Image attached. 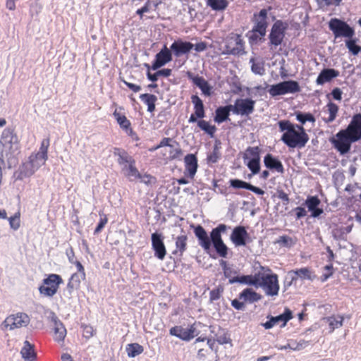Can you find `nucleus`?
Here are the masks:
<instances>
[{"label": "nucleus", "mask_w": 361, "mask_h": 361, "mask_svg": "<svg viewBox=\"0 0 361 361\" xmlns=\"http://www.w3.org/2000/svg\"><path fill=\"white\" fill-rule=\"evenodd\" d=\"M326 320L330 328V333H332L336 329L343 326L344 318L341 315L331 316L326 317Z\"/></svg>", "instance_id": "ea45409f"}, {"label": "nucleus", "mask_w": 361, "mask_h": 361, "mask_svg": "<svg viewBox=\"0 0 361 361\" xmlns=\"http://www.w3.org/2000/svg\"><path fill=\"white\" fill-rule=\"evenodd\" d=\"M223 291H224V288L221 286H219L216 288L212 290L209 293L210 301L213 302L214 300H219L220 298Z\"/></svg>", "instance_id": "052dcab7"}, {"label": "nucleus", "mask_w": 361, "mask_h": 361, "mask_svg": "<svg viewBox=\"0 0 361 361\" xmlns=\"http://www.w3.org/2000/svg\"><path fill=\"white\" fill-rule=\"evenodd\" d=\"M357 41V38H348L345 40V46L348 49L349 51L353 55H357L361 51V47L356 44Z\"/></svg>", "instance_id": "49530a36"}, {"label": "nucleus", "mask_w": 361, "mask_h": 361, "mask_svg": "<svg viewBox=\"0 0 361 361\" xmlns=\"http://www.w3.org/2000/svg\"><path fill=\"white\" fill-rule=\"evenodd\" d=\"M217 254L221 257H226L228 254V247L224 243V241L213 245Z\"/></svg>", "instance_id": "6e6d98bb"}, {"label": "nucleus", "mask_w": 361, "mask_h": 361, "mask_svg": "<svg viewBox=\"0 0 361 361\" xmlns=\"http://www.w3.org/2000/svg\"><path fill=\"white\" fill-rule=\"evenodd\" d=\"M355 142L361 139V114H355L348 127L343 130Z\"/></svg>", "instance_id": "ddd939ff"}, {"label": "nucleus", "mask_w": 361, "mask_h": 361, "mask_svg": "<svg viewBox=\"0 0 361 361\" xmlns=\"http://www.w3.org/2000/svg\"><path fill=\"white\" fill-rule=\"evenodd\" d=\"M329 27L332 31L335 38H352L355 34L353 27H350L346 22L336 18L330 20Z\"/></svg>", "instance_id": "20e7f679"}, {"label": "nucleus", "mask_w": 361, "mask_h": 361, "mask_svg": "<svg viewBox=\"0 0 361 361\" xmlns=\"http://www.w3.org/2000/svg\"><path fill=\"white\" fill-rule=\"evenodd\" d=\"M191 99L194 104L196 116L199 118H204L205 116V113L202 100L197 95H192L191 97Z\"/></svg>", "instance_id": "58836bf2"}, {"label": "nucleus", "mask_w": 361, "mask_h": 361, "mask_svg": "<svg viewBox=\"0 0 361 361\" xmlns=\"http://www.w3.org/2000/svg\"><path fill=\"white\" fill-rule=\"evenodd\" d=\"M9 225L14 231L20 228V213H16L13 216L8 218Z\"/></svg>", "instance_id": "4d7b16f0"}, {"label": "nucleus", "mask_w": 361, "mask_h": 361, "mask_svg": "<svg viewBox=\"0 0 361 361\" xmlns=\"http://www.w3.org/2000/svg\"><path fill=\"white\" fill-rule=\"evenodd\" d=\"M250 154L253 156V158L250 159V170L253 174H256L260 170V158L258 154V147H250Z\"/></svg>", "instance_id": "c756f323"}, {"label": "nucleus", "mask_w": 361, "mask_h": 361, "mask_svg": "<svg viewBox=\"0 0 361 361\" xmlns=\"http://www.w3.org/2000/svg\"><path fill=\"white\" fill-rule=\"evenodd\" d=\"M272 270L269 267L262 266L259 262H255L252 266V271L250 274V286L259 288L262 283Z\"/></svg>", "instance_id": "0eeeda50"}, {"label": "nucleus", "mask_w": 361, "mask_h": 361, "mask_svg": "<svg viewBox=\"0 0 361 361\" xmlns=\"http://www.w3.org/2000/svg\"><path fill=\"white\" fill-rule=\"evenodd\" d=\"M49 146V139H44L42 141L39 151L37 153L38 155L44 157L47 159V151Z\"/></svg>", "instance_id": "13d9d810"}, {"label": "nucleus", "mask_w": 361, "mask_h": 361, "mask_svg": "<svg viewBox=\"0 0 361 361\" xmlns=\"http://www.w3.org/2000/svg\"><path fill=\"white\" fill-rule=\"evenodd\" d=\"M259 287L262 288L269 296L277 295L280 288L278 275L272 271L260 283Z\"/></svg>", "instance_id": "9b49d317"}, {"label": "nucleus", "mask_w": 361, "mask_h": 361, "mask_svg": "<svg viewBox=\"0 0 361 361\" xmlns=\"http://www.w3.org/2000/svg\"><path fill=\"white\" fill-rule=\"evenodd\" d=\"M35 172V170L32 168V164L29 161L25 162L20 168L18 178L23 180L25 178L31 176Z\"/></svg>", "instance_id": "a19ab883"}, {"label": "nucleus", "mask_w": 361, "mask_h": 361, "mask_svg": "<svg viewBox=\"0 0 361 361\" xmlns=\"http://www.w3.org/2000/svg\"><path fill=\"white\" fill-rule=\"evenodd\" d=\"M0 159L6 161L8 166L16 163L15 154L19 149V140L13 128L8 127L2 132L1 139Z\"/></svg>", "instance_id": "f03ea898"}, {"label": "nucleus", "mask_w": 361, "mask_h": 361, "mask_svg": "<svg viewBox=\"0 0 361 361\" xmlns=\"http://www.w3.org/2000/svg\"><path fill=\"white\" fill-rule=\"evenodd\" d=\"M209 329L219 344L231 343L230 334L227 329H223L220 326H209Z\"/></svg>", "instance_id": "6ab92c4d"}, {"label": "nucleus", "mask_w": 361, "mask_h": 361, "mask_svg": "<svg viewBox=\"0 0 361 361\" xmlns=\"http://www.w3.org/2000/svg\"><path fill=\"white\" fill-rule=\"evenodd\" d=\"M122 171L130 181H133L137 179L138 177H140V173L135 167V160H133L132 163H130L128 165L126 164L124 166H123Z\"/></svg>", "instance_id": "473e14b6"}, {"label": "nucleus", "mask_w": 361, "mask_h": 361, "mask_svg": "<svg viewBox=\"0 0 361 361\" xmlns=\"http://www.w3.org/2000/svg\"><path fill=\"white\" fill-rule=\"evenodd\" d=\"M113 154L114 156L118 157L117 163L123 166L132 163L135 160L125 149L121 148H114Z\"/></svg>", "instance_id": "cd10ccee"}, {"label": "nucleus", "mask_w": 361, "mask_h": 361, "mask_svg": "<svg viewBox=\"0 0 361 361\" xmlns=\"http://www.w3.org/2000/svg\"><path fill=\"white\" fill-rule=\"evenodd\" d=\"M320 204L321 201L317 196H308L305 202L312 217H318L324 212L322 209L318 207Z\"/></svg>", "instance_id": "4be33fe9"}, {"label": "nucleus", "mask_w": 361, "mask_h": 361, "mask_svg": "<svg viewBox=\"0 0 361 361\" xmlns=\"http://www.w3.org/2000/svg\"><path fill=\"white\" fill-rule=\"evenodd\" d=\"M231 111H232L231 104L218 107L215 111L214 121L218 123L226 121L228 118Z\"/></svg>", "instance_id": "7c9ffc66"}, {"label": "nucleus", "mask_w": 361, "mask_h": 361, "mask_svg": "<svg viewBox=\"0 0 361 361\" xmlns=\"http://www.w3.org/2000/svg\"><path fill=\"white\" fill-rule=\"evenodd\" d=\"M30 321V317L27 314L19 312L7 317L3 322V325L6 328H9L10 330H13L23 326H27Z\"/></svg>", "instance_id": "1a4fd4ad"}, {"label": "nucleus", "mask_w": 361, "mask_h": 361, "mask_svg": "<svg viewBox=\"0 0 361 361\" xmlns=\"http://www.w3.org/2000/svg\"><path fill=\"white\" fill-rule=\"evenodd\" d=\"M194 44L181 39L175 40L171 45L170 49L173 54L178 58L182 55L188 54L193 49Z\"/></svg>", "instance_id": "2eb2a0df"}, {"label": "nucleus", "mask_w": 361, "mask_h": 361, "mask_svg": "<svg viewBox=\"0 0 361 361\" xmlns=\"http://www.w3.org/2000/svg\"><path fill=\"white\" fill-rule=\"evenodd\" d=\"M169 333L171 336H176L183 341H189L191 340L190 333L188 332L187 328L181 326H176L172 327Z\"/></svg>", "instance_id": "f704fd0d"}, {"label": "nucleus", "mask_w": 361, "mask_h": 361, "mask_svg": "<svg viewBox=\"0 0 361 361\" xmlns=\"http://www.w3.org/2000/svg\"><path fill=\"white\" fill-rule=\"evenodd\" d=\"M51 320L54 323V340L57 342L63 341L66 336V329L64 325L54 312H51Z\"/></svg>", "instance_id": "412c9836"}, {"label": "nucleus", "mask_w": 361, "mask_h": 361, "mask_svg": "<svg viewBox=\"0 0 361 361\" xmlns=\"http://www.w3.org/2000/svg\"><path fill=\"white\" fill-rule=\"evenodd\" d=\"M57 290L58 289L53 286H47L46 285H43L39 287V293L46 297H52L56 293Z\"/></svg>", "instance_id": "864d4df0"}, {"label": "nucleus", "mask_w": 361, "mask_h": 361, "mask_svg": "<svg viewBox=\"0 0 361 361\" xmlns=\"http://www.w3.org/2000/svg\"><path fill=\"white\" fill-rule=\"evenodd\" d=\"M231 111L237 115H248V98L236 99Z\"/></svg>", "instance_id": "c85d7f7f"}, {"label": "nucleus", "mask_w": 361, "mask_h": 361, "mask_svg": "<svg viewBox=\"0 0 361 361\" xmlns=\"http://www.w3.org/2000/svg\"><path fill=\"white\" fill-rule=\"evenodd\" d=\"M339 108L337 104L329 102L323 109L324 113L328 114L327 117L323 118V121L326 123L333 122L337 117Z\"/></svg>", "instance_id": "bb28decb"}, {"label": "nucleus", "mask_w": 361, "mask_h": 361, "mask_svg": "<svg viewBox=\"0 0 361 361\" xmlns=\"http://www.w3.org/2000/svg\"><path fill=\"white\" fill-rule=\"evenodd\" d=\"M339 75V71L334 68H324L319 74L316 82L323 85Z\"/></svg>", "instance_id": "393cba45"}, {"label": "nucleus", "mask_w": 361, "mask_h": 361, "mask_svg": "<svg viewBox=\"0 0 361 361\" xmlns=\"http://www.w3.org/2000/svg\"><path fill=\"white\" fill-rule=\"evenodd\" d=\"M290 276V283L296 282L299 279L301 280L312 281L315 278V275L312 270L309 267H302L291 270L288 272Z\"/></svg>", "instance_id": "dca6fc26"}, {"label": "nucleus", "mask_w": 361, "mask_h": 361, "mask_svg": "<svg viewBox=\"0 0 361 361\" xmlns=\"http://www.w3.org/2000/svg\"><path fill=\"white\" fill-rule=\"evenodd\" d=\"M63 283L62 278L55 274L49 275V276L43 280V284L47 286H54L59 289V285Z\"/></svg>", "instance_id": "37998d69"}, {"label": "nucleus", "mask_w": 361, "mask_h": 361, "mask_svg": "<svg viewBox=\"0 0 361 361\" xmlns=\"http://www.w3.org/2000/svg\"><path fill=\"white\" fill-rule=\"evenodd\" d=\"M229 283L233 284L239 283L242 284H248V275H243L240 276H234L228 280Z\"/></svg>", "instance_id": "680f3d73"}, {"label": "nucleus", "mask_w": 361, "mask_h": 361, "mask_svg": "<svg viewBox=\"0 0 361 361\" xmlns=\"http://www.w3.org/2000/svg\"><path fill=\"white\" fill-rule=\"evenodd\" d=\"M202 324L200 322L194 323L190 325L189 328H187L188 332L190 333V336L191 337V340L200 334V331L197 330L198 326H201Z\"/></svg>", "instance_id": "e2e57ef3"}, {"label": "nucleus", "mask_w": 361, "mask_h": 361, "mask_svg": "<svg viewBox=\"0 0 361 361\" xmlns=\"http://www.w3.org/2000/svg\"><path fill=\"white\" fill-rule=\"evenodd\" d=\"M197 126L201 130H204L211 137L214 136L216 130V127L214 126H211L207 121L202 119L197 121Z\"/></svg>", "instance_id": "8fccbe9b"}, {"label": "nucleus", "mask_w": 361, "mask_h": 361, "mask_svg": "<svg viewBox=\"0 0 361 361\" xmlns=\"http://www.w3.org/2000/svg\"><path fill=\"white\" fill-rule=\"evenodd\" d=\"M231 185L235 188H244L248 190V183L238 180L233 179L230 180Z\"/></svg>", "instance_id": "0e129e2a"}, {"label": "nucleus", "mask_w": 361, "mask_h": 361, "mask_svg": "<svg viewBox=\"0 0 361 361\" xmlns=\"http://www.w3.org/2000/svg\"><path fill=\"white\" fill-rule=\"evenodd\" d=\"M324 269L326 271V273L323 274L321 276V281L322 282L326 281L330 276L333 275L334 271H333V265L329 264L324 267Z\"/></svg>", "instance_id": "774afa93"}, {"label": "nucleus", "mask_w": 361, "mask_h": 361, "mask_svg": "<svg viewBox=\"0 0 361 361\" xmlns=\"http://www.w3.org/2000/svg\"><path fill=\"white\" fill-rule=\"evenodd\" d=\"M292 318V312L288 308H286L283 314L276 317H272L269 321L264 324V326L267 329H271L279 324H281V326H285L286 323Z\"/></svg>", "instance_id": "f3484780"}, {"label": "nucleus", "mask_w": 361, "mask_h": 361, "mask_svg": "<svg viewBox=\"0 0 361 361\" xmlns=\"http://www.w3.org/2000/svg\"><path fill=\"white\" fill-rule=\"evenodd\" d=\"M280 131L286 132L281 136V140L290 148H302L309 140V136L306 133L302 126L293 125L288 120L279 121Z\"/></svg>", "instance_id": "f257e3e1"}, {"label": "nucleus", "mask_w": 361, "mask_h": 361, "mask_svg": "<svg viewBox=\"0 0 361 361\" xmlns=\"http://www.w3.org/2000/svg\"><path fill=\"white\" fill-rule=\"evenodd\" d=\"M286 26L281 20H276L272 25L269 35V44L275 47L279 46L283 42L285 37Z\"/></svg>", "instance_id": "6e6552de"}, {"label": "nucleus", "mask_w": 361, "mask_h": 361, "mask_svg": "<svg viewBox=\"0 0 361 361\" xmlns=\"http://www.w3.org/2000/svg\"><path fill=\"white\" fill-rule=\"evenodd\" d=\"M29 159V162L32 164V168L36 171L45 164V161L47 159L44 157L39 156L37 154H35L30 155Z\"/></svg>", "instance_id": "a18cd8bd"}, {"label": "nucleus", "mask_w": 361, "mask_h": 361, "mask_svg": "<svg viewBox=\"0 0 361 361\" xmlns=\"http://www.w3.org/2000/svg\"><path fill=\"white\" fill-rule=\"evenodd\" d=\"M264 163L265 166L271 171H275L280 173L284 172V168L281 161L271 154H267L264 157Z\"/></svg>", "instance_id": "b1692460"}, {"label": "nucleus", "mask_w": 361, "mask_h": 361, "mask_svg": "<svg viewBox=\"0 0 361 361\" xmlns=\"http://www.w3.org/2000/svg\"><path fill=\"white\" fill-rule=\"evenodd\" d=\"M185 171L188 173L190 178H193L197 173L198 164L196 156L193 154H188L184 158Z\"/></svg>", "instance_id": "5701e85b"}, {"label": "nucleus", "mask_w": 361, "mask_h": 361, "mask_svg": "<svg viewBox=\"0 0 361 361\" xmlns=\"http://www.w3.org/2000/svg\"><path fill=\"white\" fill-rule=\"evenodd\" d=\"M296 243V238L284 235L279 236L274 241V244H278L280 247L290 248Z\"/></svg>", "instance_id": "79ce46f5"}, {"label": "nucleus", "mask_w": 361, "mask_h": 361, "mask_svg": "<svg viewBox=\"0 0 361 361\" xmlns=\"http://www.w3.org/2000/svg\"><path fill=\"white\" fill-rule=\"evenodd\" d=\"M85 279V274L75 273L72 274L69 281L67 284V288L70 292L73 289H77L80 287L81 280Z\"/></svg>", "instance_id": "e433bc0d"}, {"label": "nucleus", "mask_w": 361, "mask_h": 361, "mask_svg": "<svg viewBox=\"0 0 361 361\" xmlns=\"http://www.w3.org/2000/svg\"><path fill=\"white\" fill-rule=\"evenodd\" d=\"M187 236L185 235H179L176 239V249L180 252V255L185 251L187 247Z\"/></svg>", "instance_id": "3c124183"}, {"label": "nucleus", "mask_w": 361, "mask_h": 361, "mask_svg": "<svg viewBox=\"0 0 361 361\" xmlns=\"http://www.w3.org/2000/svg\"><path fill=\"white\" fill-rule=\"evenodd\" d=\"M186 74L188 78L192 80V82L201 90L203 94L206 96H210L212 94V87L204 78L198 75H195L190 71H188Z\"/></svg>", "instance_id": "aec40b11"}, {"label": "nucleus", "mask_w": 361, "mask_h": 361, "mask_svg": "<svg viewBox=\"0 0 361 361\" xmlns=\"http://www.w3.org/2000/svg\"><path fill=\"white\" fill-rule=\"evenodd\" d=\"M100 214V216L103 215L104 217L100 219L99 224H97V227L94 229V234H95V235L101 232V231L103 229V228L104 227V226L108 222V218L106 215L101 214Z\"/></svg>", "instance_id": "338daca9"}, {"label": "nucleus", "mask_w": 361, "mask_h": 361, "mask_svg": "<svg viewBox=\"0 0 361 361\" xmlns=\"http://www.w3.org/2000/svg\"><path fill=\"white\" fill-rule=\"evenodd\" d=\"M207 4L215 11H222L228 6L226 0H207Z\"/></svg>", "instance_id": "de8ad7c7"}, {"label": "nucleus", "mask_w": 361, "mask_h": 361, "mask_svg": "<svg viewBox=\"0 0 361 361\" xmlns=\"http://www.w3.org/2000/svg\"><path fill=\"white\" fill-rule=\"evenodd\" d=\"M220 148L219 144L215 143L212 152H211L207 158L209 164H214L218 161L221 157Z\"/></svg>", "instance_id": "09e8293b"}, {"label": "nucleus", "mask_w": 361, "mask_h": 361, "mask_svg": "<svg viewBox=\"0 0 361 361\" xmlns=\"http://www.w3.org/2000/svg\"><path fill=\"white\" fill-rule=\"evenodd\" d=\"M194 228V233L195 237L197 238L198 244L205 251H208L211 248V240L208 235L206 230L201 225L196 226H192Z\"/></svg>", "instance_id": "a211bd4d"}, {"label": "nucleus", "mask_w": 361, "mask_h": 361, "mask_svg": "<svg viewBox=\"0 0 361 361\" xmlns=\"http://www.w3.org/2000/svg\"><path fill=\"white\" fill-rule=\"evenodd\" d=\"M114 116L118 123L120 125L121 128L125 130H128L130 128V123L124 115H121L115 111L114 112Z\"/></svg>", "instance_id": "603ef678"}, {"label": "nucleus", "mask_w": 361, "mask_h": 361, "mask_svg": "<svg viewBox=\"0 0 361 361\" xmlns=\"http://www.w3.org/2000/svg\"><path fill=\"white\" fill-rule=\"evenodd\" d=\"M164 238L163 235L157 232L151 235L152 248L154 252V256L160 260H163L166 255Z\"/></svg>", "instance_id": "f8f14e48"}, {"label": "nucleus", "mask_w": 361, "mask_h": 361, "mask_svg": "<svg viewBox=\"0 0 361 361\" xmlns=\"http://www.w3.org/2000/svg\"><path fill=\"white\" fill-rule=\"evenodd\" d=\"M299 83L295 80H286L273 85L269 90V93L272 97L283 95L286 94H295L300 92Z\"/></svg>", "instance_id": "39448f33"}, {"label": "nucleus", "mask_w": 361, "mask_h": 361, "mask_svg": "<svg viewBox=\"0 0 361 361\" xmlns=\"http://www.w3.org/2000/svg\"><path fill=\"white\" fill-rule=\"evenodd\" d=\"M331 142L341 154H344L349 152L351 144L355 141L343 130H341L337 133L336 138L332 140Z\"/></svg>", "instance_id": "9d476101"}, {"label": "nucleus", "mask_w": 361, "mask_h": 361, "mask_svg": "<svg viewBox=\"0 0 361 361\" xmlns=\"http://www.w3.org/2000/svg\"><path fill=\"white\" fill-rule=\"evenodd\" d=\"M247 231L243 226L235 227L231 235V240L236 245H245V236Z\"/></svg>", "instance_id": "a878e982"}, {"label": "nucleus", "mask_w": 361, "mask_h": 361, "mask_svg": "<svg viewBox=\"0 0 361 361\" xmlns=\"http://www.w3.org/2000/svg\"><path fill=\"white\" fill-rule=\"evenodd\" d=\"M248 300V288H245L239 295V298L231 301V305L237 310H245V302Z\"/></svg>", "instance_id": "2f4dec72"}, {"label": "nucleus", "mask_w": 361, "mask_h": 361, "mask_svg": "<svg viewBox=\"0 0 361 361\" xmlns=\"http://www.w3.org/2000/svg\"><path fill=\"white\" fill-rule=\"evenodd\" d=\"M296 119L302 124L305 123V122L307 121L312 123L315 122V118L314 116L310 113L303 114L301 112H298L296 114Z\"/></svg>", "instance_id": "5fc2aeb1"}, {"label": "nucleus", "mask_w": 361, "mask_h": 361, "mask_svg": "<svg viewBox=\"0 0 361 361\" xmlns=\"http://www.w3.org/2000/svg\"><path fill=\"white\" fill-rule=\"evenodd\" d=\"M172 51L164 45L163 48L156 54L155 59L152 63L151 68L154 71L159 69L167 63L172 61Z\"/></svg>", "instance_id": "4468645a"}, {"label": "nucleus", "mask_w": 361, "mask_h": 361, "mask_svg": "<svg viewBox=\"0 0 361 361\" xmlns=\"http://www.w3.org/2000/svg\"><path fill=\"white\" fill-rule=\"evenodd\" d=\"M140 99L147 105V111L149 112H153L155 110V102L157 100L156 95L145 93L140 95Z\"/></svg>", "instance_id": "4c0bfd02"}, {"label": "nucleus", "mask_w": 361, "mask_h": 361, "mask_svg": "<svg viewBox=\"0 0 361 361\" xmlns=\"http://www.w3.org/2000/svg\"><path fill=\"white\" fill-rule=\"evenodd\" d=\"M228 228V227L226 225L221 224L213 228L209 236L211 245H214V243L223 241L221 238V233H225Z\"/></svg>", "instance_id": "72a5a7b5"}, {"label": "nucleus", "mask_w": 361, "mask_h": 361, "mask_svg": "<svg viewBox=\"0 0 361 361\" xmlns=\"http://www.w3.org/2000/svg\"><path fill=\"white\" fill-rule=\"evenodd\" d=\"M20 353L22 357L27 360L32 361L35 360L36 355L34 352V345L29 341L24 342V346L21 349Z\"/></svg>", "instance_id": "c9c22d12"}, {"label": "nucleus", "mask_w": 361, "mask_h": 361, "mask_svg": "<svg viewBox=\"0 0 361 361\" xmlns=\"http://www.w3.org/2000/svg\"><path fill=\"white\" fill-rule=\"evenodd\" d=\"M276 196L279 199L281 200L283 204L287 205L290 202L288 195L281 189H277Z\"/></svg>", "instance_id": "69168bd1"}, {"label": "nucleus", "mask_w": 361, "mask_h": 361, "mask_svg": "<svg viewBox=\"0 0 361 361\" xmlns=\"http://www.w3.org/2000/svg\"><path fill=\"white\" fill-rule=\"evenodd\" d=\"M309 345V342L306 341L305 340H300L298 342H296L295 347H293L291 344H288L287 345H285L282 348L287 349L290 348L293 350H300L307 346Z\"/></svg>", "instance_id": "bf43d9fd"}, {"label": "nucleus", "mask_w": 361, "mask_h": 361, "mask_svg": "<svg viewBox=\"0 0 361 361\" xmlns=\"http://www.w3.org/2000/svg\"><path fill=\"white\" fill-rule=\"evenodd\" d=\"M252 20L255 25L251 31L252 35L250 36V40L257 42L262 39L266 35L268 26L267 10L263 8L259 13L254 14Z\"/></svg>", "instance_id": "7ed1b4c3"}, {"label": "nucleus", "mask_w": 361, "mask_h": 361, "mask_svg": "<svg viewBox=\"0 0 361 361\" xmlns=\"http://www.w3.org/2000/svg\"><path fill=\"white\" fill-rule=\"evenodd\" d=\"M224 43V54L238 55L245 53L244 42L240 35L230 34L225 39Z\"/></svg>", "instance_id": "423d86ee"}, {"label": "nucleus", "mask_w": 361, "mask_h": 361, "mask_svg": "<svg viewBox=\"0 0 361 361\" xmlns=\"http://www.w3.org/2000/svg\"><path fill=\"white\" fill-rule=\"evenodd\" d=\"M143 350V347L137 343L128 344L126 345V352L129 357H135L140 355Z\"/></svg>", "instance_id": "c03bdc74"}]
</instances>
